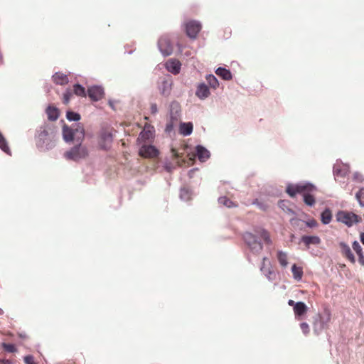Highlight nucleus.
<instances>
[{"mask_svg":"<svg viewBox=\"0 0 364 364\" xmlns=\"http://www.w3.org/2000/svg\"><path fill=\"white\" fill-rule=\"evenodd\" d=\"M4 364H10V361L9 360L4 362Z\"/></svg>","mask_w":364,"mask_h":364,"instance_id":"obj_50","label":"nucleus"},{"mask_svg":"<svg viewBox=\"0 0 364 364\" xmlns=\"http://www.w3.org/2000/svg\"><path fill=\"white\" fill-rule=\"evenodd\" d=\"M153 136V132L150 129H144L139 134V137L141 139L146 141L149 140L150 138Z\"/></svg>","mask_w":364,"mask_h":364,"instance_id":"obj_31","label":"nucleus"},{"mask_svg":"<svg viewBox=\"0 0 364 364\" xmlns=\"http://www.w3.org/2000/svg\"><path fill=\"white\" fill-rule=\"evenodd\" d=\"M172 89V83L168 80H164L159 87L161 94L165 97L171 94Z\"/></svg>","mask_w":364,"mask_h":364,"instance_id":"obj_17","label":"nucleus"},{"mask_svg":"<svg viewBox=\"0 0 364 364\" xmlns=\"http://www.w3.org/2000/svg\"><path fill=\"white\" fill-rule=\"evenodd\" d=\"M296 304V302H295L294 301H293L291 299L288 301V304L291 306H293L294 308Z\"/></svg>","mask_w":364,"mask_h":364,"instance_id":"obj_47","label":"nucleus"},{"mask_svg":"<svg viewBox=\"0 0 364 364\" xmlns=\"http://www.w3.org/2000/svg\"><path fill=\"white\" fill-rule=\"evenodd\" d=\"M196 95L202 100L207 98L210 95L208 87L204 83L199 84L197 87Z\"/></svg>","mask_w":364,"mask_h":364,"instance_id":"obj_16","label":"nucleus"},{"mask_svg":"<svg viewBox=\"0 0 364 364\" xmlns=\"http://www.w3.org/2000/svg\"><path fill=\"white\" fill-rule=\"evenodd\" d=\"M87 95L93 101H99L104 96V90L100 86H92L88 88Z\"/></svg>","mask_w":364,"mask_h":364,"instance_id":"obj_10","label":"nucleus"},{"mask_svg":"<svg viewBox=\"0 0 364 364\" xmlns=\"http://www.w3.org/2000/svg\"><path fill=\"white\" fill-rule=\"evenodd\" d=\"M158 46L161 53L165 56L170 55L173 52V46L168 36H162L159 38Z\"/></svg>","mask_w":364,"mask_h":364,"instance_id":"obj_6","label":"nucleus"},{"mask_svg":"<svg viewBox=\"0 0 364 364\" xmlns=\"http://www.w3.org/2000/svg\"><path fill=\"white\" fill-rule=\"evenodd\" d=\"M361 242L364 245V232H362L360 236Z\"/></svg>","mask_w":364,"mask_h":364,"instance_id":"obj_48","label":"nucleus"},{"mask_svg":"<svg viewBox=\"0 0 364 364\" xmlns=\"http://www.w3.org/2000/svg\"><path fill=\"white\" fill-rule=\"evenodd\" d=\"M289 202L288 200H281L278 203V205L280 208H282L284 212L291 213L292 210L288 207Z\"/></svg>","mask_w":364,"mask_h":364,"instance_id":"obj_35","label":"nucleus"},{"mask_svg":"<svg viewBox=\"0 0 364 364\" xmlns=\"http://www.w3.org/2000/svg\"><path fill=\"white\" fill-rule=\"evenodd\" d=\"M353 248L358 255L363 254L362 247L357 241L353 242Z\"/></svg>","mask_w":364,"mask_h":364,"instance_id":"obj_40","label":"nucleus"},{"mask_svg":"<svg viewBox=\"0 0 364 364\" xmlns=\"http://www.w3.org/2000/svg\"><path fill=\"white\" fill-rule=\"evenodd\" d=\"M337 220L341 222L348 227L352 226L354 223H360L362 220L360 216L348 211H339L336 215Z\"/></svg>","mask_w":364,"mask_h":364,"instance_id":"obj_4","label":"nucleus"},{"mask_svg":"<svg viewBox=\"0 0 364 364\" xmlns=\"http://www.w3.org/2000/svg\"><path fill=\"white\" fill-rule=\"evenodd\" d=\"M301 240L306 247H309L311 244L318 245L321 242V240L318 236H303Z\"/></svg>","mask_w":364,"mask_h":364,"instance_id":"obj_19","label":"nucleus"},{"mask_svg":"<svg viewBox=\"0 0 364 364\" xmlns=\"http://www.w3.org/2000/svg\"><path fill=\"white\" fill-rule=\"evenodd\" d=\"M300 328L305 335H308L310 332V328L307 323L303 322L300 324Z\"/></svg>","mask_w":364,"mask_h":364,"instance_id":"obj_39","label":"nucleus"},{"mask_svg":"<svg viewBox=\"0 0 364 364\" xmlns=\"http://www.w3.org/2000/svg\"><path fill=\"white\" fill-rule=\"evenodd\" d=\"M3 314H4V311L1 309H0V315H2Z\"/></svg>","mask_w":364,"mask_h":364,"instance_id":"obj_51","label":"nucleus"},{"mask_svg":"<svg viewBox=\"0 0 364 364\" xmlns=\"http://www.w3.org/2000/svg\"><path fill=\"white\" fill-rule=\"evenodd\" d=\"M304 223L309 228H314L318 225V223L314 219L309 220V221L304 222Z\"/></svg>","mask_w":364,"mask_h":364,"instance_id":"obj_43","label":"nucleus"},{"mask_svg":"<svg viewBox=\"0 0 364 364\" xmlns=\"http://www.w3.org/2000/svg\"><path fill=\"white\" fill-rule=\"evenodd\" d=\"M267 257H264L262 259V267L260 268L261 271L267 276L269 279H273L275 276L274 272L269 267H265V262L267 261Z\"/></svg>","mask_w":364,"mask_h":364,"instance_id":"obj_21","label":"nucleus"},{"mask_svg":"<svg viewBox=\"0 0 364 364\" xmlns=\"http://www.w3.org/2000/svg\"><path fill=\"white\" fill-rule=\"evenodd\" d=\"M331 319V314L328 309H325L323 314H316L313 321L314 333L316 335L320 334L323 329L328 327Z\"/></svg>","mask_w":364,"mask_h":364,"instance_id":"obj_3","label":"nucleus"},{"mask_svg":"<svg viewBox=\"0 0 364 364\" xmlns=\"http://www.w3.org/2000/svg\"><path fill=\"white\" fill-rule=\"evenodd\" d=\"M290 222L292 226L298 227L301 230L303 228L302 225L304 223L303 220L298 218H292L291 219Z\"/></svg>","mask_w":364,"mask_h":364,"instance_id":"obj_38","label":"nucleus"},{"mask_svg":"<svg viewBox=\"0 0 364 364\" xmlns=\"http://www.w3.org/2000/svg\"><path fill=\"white\" fill-rule=\"evenodd\" d=\"M355 198L360 206L364 207V188H362L356 193Z\"/></svg>","mask_w":364,"mask_h":364,"instance_id":"obj_34","label":"nucleus"},{"mask_svg":"<svg viewBox=\"0 0 364 364\" xmlns=\"http://www.w3.org/2000/svg\"><path fill=\"white\" fill-rule=\"evenodd\" d=\"M193 124L191 122L181 123L180 124V133L183 136H188L193 132Z\"/></svg>","mask_w":364,"mask_h":364,"instance_id":"obj_20","label":"nucleus"},{"mask_svg":"<svg viewBox=\"0 0 364 364\" xmlns=\"http://www.w3.org/2000/svg\"><path fill=\"white\" fill-rule=\"evenodd\" d=\"M73 92L72 90L68 89L63 94V102L64 104L67 105L69 103L70 98L73 97Z\"/></svg>","mask_w":364,"mask_h":364,"instance_id":"obj_36","label":"nucleus"},{"mask_svg":"<svg viewBox=\"0 0 364 364\" xmlns=\"http://www.w3.org/2000/svg\"><path fill=\"white\" fill-rule=\"evenodd\" d=\"M63 135L66 142L75 141L77 143L76 146L64 154L67 159L78 161L85 159L88 155L87 148L81 144L85 138V130L81 124H78L72 127L64 125Z\"/></svg>","mask_w":364,"mask_h":364,"instance_id":"obj_1","label":"nucleus"},{"mask_svg":"<svg viewBox=\"0 0 364 364\" xmlns=\"http://www.w3.org/2000/svg\"><path fill=\"white\" fill-rule=\"evenodd\" d=\"M215 73L225 80H230L232 77L231 72L224 68H218Z\"/></svg>","mask_w":364,"mask_h":364,"instance_id":"obj_22","label":"nucleus"},{"mask_svg":"<svg viewBox=\"0 0 364 364\" xmlns=\"http://www.w3.org/2000/svg\"><path fill=\"white\" fill-rule=\"evenodd\" d=\"M187 36L191 38H196L201 30V24L196 21H188L185 23Z\"/></svg>","mask_w":364,"mask_h":364,"instance_id":"obj_7","label":"nucleus"},{"mask_svg":"<svg viewBox=\"0 0 364 364\" xmlns=\"http://www.w3.org/2000/svg\"><path fill=\"white\" fill-rule=\"evenodd\" d=\"M66 117L69 121H78L80 119V115L72 111L67 112Z\"/></svg>","mask_w":364,"mask_h":364,"instance_id":"obj_33","label":"nucleus"},{"mask_svg":"<svg viewBox=\"0 0 364 364\" xmlns=\"http://www.w3.org/2000/svg\"><path fill=\"white\" fill-rule=\"evenodd\" d=\"M257 233H258V235L260 237V238H262L266 244H267V245L272 244V240L270 238V235L267 230H261L260 231H258Z\"/></svg>","mask_w":364,"mask_h":364,"instance_id":"obj_27","label":"nucleus"},{"mask_svg":"<svg viewBox=\"0 0 364 364\" xmlns=\"http://www.w3.org/2000/svg\"><path fill=\"white\" fill-rule=\"evenodd\" d=\"M244 240L247 245L254 253H259L262 250L263 246L262 243L252 233L246 232L244 235Z\"/></svg>","mask_w":364,"mask_h":364,"instance_id":"obj_5","label":"nucleus"},{"mask_svg":"<svg viewBox=\"0 0 364 364\" xmlns=\"http://www.w3.org/2000/svg\"><path fill=\"white\" fill-rule=\"evenodd\" d=\"M171 106L176 107V109L179 108L178 103H173Z\"/></svg>","mask_w":364,"mask_h":364,"instance_id":"obj_49","label":"nucleus"},{"mask_svg":"<svg viewBox=\"0 0 364 364\" xmlns=\"http://www.w3.org/2000/svg\"><path fill=\"white\" fill-rule=\"evenodd\" d=\"M48 118L50 121H55L58 118L59 112L58 109L53 106H49L46 109Z\"/></svg>","mask_w":364,"mask_h":364,"instance_id":"obj_23","label":"nucleus"},{"mask_svg":"<svg viewBox=\"0 0 364 364\" xmlns=\"http://www.w3.org/2000/svg\"><path fill=\"white\" fill-rule=\"evenodd\" d=\"M349 173V167L343 164H336L333 166V174L336 177L344 178Z\"/></svg>","mask_w":364,"mask_h":364,"instance_id":"obj_11","label":"nucleus"},{"mask_svg":"<svg viewBox=\"0 0 364 364\" xmlns=\"http://www.w3.org/2000/svg\"><path fill=\"white\" fill-rule=\"evenodd\" d=\"M253 203L257 204L258 207L262 210H267L269 208L268 204L261 203L258 201V200H256Z\"/></svg>","mask_w":364,"mask_h":364,"instance_id":"obj_41","label":"nucleus"},{"mask_svg":"<svg viewBox=\"0 0 364 364\" xmlns=\"http://www.w3.org/2000/svg\"><path fill=\"white\" fill-rule=\"evenodd\" d=\"M73 94H75L77 96L80 97H85L86 96V92L85 87L81 86L79 84H75L73 85Z\"/></svg>","mask_w":364,"mask_h":364,"instance_id":"obj_26","label":"nucleus"},{"mask_svg":"<svg viewBox=\"0 0 364 364\" xmlns=\"http://www.w3.org/2000/svg\"><path fill=\"white\" fill-rule=\"evenodd\" d=\"M332 218V214L330 210L326 209L321 213V221L323 224H328Z\"/></svg>","mask_w":364,"mask_h":364,"instance_id":"obj_28","label":"nucleus"},{"mask_svg":"<svg viewBox=\"0 0 364 364\" xmlns=\"http://www.w3.org/2000/svg\"><path fill=\"white\" fill-rule=\"evenodd\" d=\"M52 80L54 83L60 85H65L69 82L68 75L60 72L55 73L52 76Z\"/></svg>","mask_w":364,"mask_h":364,"instance_id":"obj_13","label":"nucleus"},{"mask_svg":"<svg viewBox=\"0 0 364 364\" xmlns=\"http://www.w3.org/2000/svg\"><path fill=\"white\" fill-rule=\"evenodd\" d=\"M206 80L211 87L215 89L219 86L218 80L213 75H207Z\"/></svg>","mask_w":364,"mask_h":364,"instance_id":"obj_30","label":"nucleus"},{"mask_svg":"<svg viewBox=\"0 0 364 364\" xmlns=\"http://www.w3.org/2000/svg\"><path fill=\"white\" fill-rule=\"evenodd\" d=\"M291 272L294 279L299 280L301 279L303 276V270L301 267H297L296 264H294L291 267Z\"/></svg>","mask_w":364,"mask_h":364,"instance_id":"obj_29","label":"nucleus"},{"mask_svg":"<svg viewBox=\"0 0 364 364\" xmlns=\"http://www.w3.org/2000/svg\"><path fill=\"white\" fill-rule=\"evenodd\" d=\"M166 68L168 71L173 74H178L181 70V63L178 60L171 59L166 63Z\"/></svg>","mask_w":364,"mask_h":364,"instance_id":"obj_12","label":"nucleus"},{"mask_svg":"<svg viewBox=\"0 0 364 364\" xmlns=\"http://www.w3.org/2000/svg\"><path fill=\"white\" fill-rule=\"evenodd\" d=\"M0 149L6 153L7 154L11 155V150L8 146L7 141L1 132H0Z\"/></svg>","mask_w":364,"mask_h":364,"instance_id":"obj_25","label":"nucleus"},{"mask_svg":"<svg viewBox=\"0 0 364 364\" xmlns=\"http://www.w3.org/2000/svg\"><path fill=\"white\" fill-rule=\"evenodd\" d=\"M24 362L26 364H36L34 358L32 355H27L24 358Z\"/></svg>","mask_w":364,"mask_h":364,"instance_id":"obj_44","label":"nucleus"},{"mask_svg":"<svg viewBox=\"0 0 364 364\" xmlns=\"http://www.w3.org/2000/svg\"><path fill=\"white\" fill-rule=\"evenodd\" d=\"M359 262L364 266V256L363 254L358 255Z\"/></svg>","mask_w":364,"mask_h":364,"instance_id":"obj_46","label":"nucleus"},{"mask_svg":"<svg viewBox=\"0 0 364 364\" xmlns=\"http://www.w3.org/2000/svg\"><path fill=\"white\" fill-rule=\"evenodd\" d=\"M218 201L220 204L228 208L236 206V205L227 197H220L219 198Z\"/></svg>","mask_w":364,"mask_h":364,"instance_id":"obj_32","label":"nucleus"},{"mask_svg":"<svg viewBox=\"0 0 364 364\" xmlns=\"http://www.w3.org/2000/svg\"><path fill=\"white\" fill-rule=\"evenodd\" d=\"M139 154L144 158H154L159 154V151L152 145H143Z\"/></svg>","mask_w":364,"mask_h":364,"instance_id":"obj_8","label":"nucleus"},{"mask_svg":"<svg viewBox=\"0 0 364 364\" xmlns=\"http://www.w3.org/2000/svg\"><path fill=\"white\" fill-rule=\"evenodd\" d=\"M316 190V187L310 183L305 184H289L286 191L291 197H294L297 193L302 194L304 203L309 206L315 204L316 200L312 195Z\"/></svg>","mask_w":364,"mask_h":364,"instance_id":"obj_2","label":"nucleus"},{"mask_svg":"<svg viewBox=\"0 0 364 364\" xmlns=\"http://www.w3.org/2000/svg\"><path fill=\"white\" fill-rule=\"evenodd\" d=\"M308 311L307 306L302 301L296 302L294 308V312L296 318L299 319L303 316Z\"/></svg>","mask_w":364,"mask_h":364,"instance_id":"obj_15","label":"nucleus"},{"mask_svg":"<svg viewBox=\"0 0 364 364\" xmlns=\"http://www.w3.org/2000/svg\"><path fill=\"white\" fill-rule=\"evenodd\" d=\"M113 141V136L111 132L104 131L101 133L100 137V146L103 149H108Z\"/></svg>","mask_w":364,"mask_h":364,"instance_id":"obj_9","label":"nucleus"},{"mask_svg":"<svg viewBox=\"0 0 364 364\" xmlns=\"http://www.w3.org/2000/svg\"><path fill=\"white\" fill-rule=\"evenodd\" d=\"M339 246L341 250L342 255L346 257L352 263H355V257L350 248V247L344 242H341Z\"/></svg>","mask_w":364,"mask_h":364,"instance_id":"obj_14","label":"nucleus"},{"mask_svg":"<svg viewBox=\"0 0 364 364\" xmlns=\"http://www.w3.org/2000/svg\"><path fill=\"white\" fill-rule=\"evenodd\" d=\"M2 347L6 351L9 353H14L17 351V349L14 344L3 343Z\"/></svg>","mask_w":364,"mask_h":364,"instance_id":"obj_37","label":"nucleus"},{"mask_svg":"<svg viewBox=\"0 0 364 364\" xmlns=\"http://www.w3.org/2000/svg\"><path fill=\"white\" fill-rule=\"evenodd\" d=\"M277 258L280 264V265L283 267H286L288 264L287 261V254L282 250L277 251Z\"/></svg>","mask_w":364,"mask_h":364,"instance_id":"obj_24","label":"nucleus"},{"mask_svg":"<svg viewBox=\"0 0 364 364\" xmlns=\"http://www.w3.org/2000/svg\"><path fill=\"white\" fill-rule=\"evenodd\" d=\"M196 154L199 160L201 161H205L210 157L209 151L205 148L200 145L196 146Z\"/></svg>","mask_w":364,"mask_h":364,"instance_id":"obj_18","label":"nucleus"},{"mask_svg":"<svg viewBox=\"0 0 364 364\" xmlns=\"http://www.w3.org/2000/svg\"><path fill=\"white\" fill-rule=\"evenodd\" d=\"M353 179L357 182H363L364 181L363 176L359 173H355L353 174Z\"/></svg>","mask_w":364,"mask_h":364,"instance_id":"obj_42","label":"nucleus"},{"mask_svg":"<svg viewBox=\"0 0 364 364\" xmlns=\"http://www.w3.org/2000/svg\"><path fill=\"white\" fill-rule=\"evenodd\" d=\"M150 109H151V112L152 114H156L158 112L157 105L156 103H152L151 105Z\"/></svg>","mask_w":364,"mask_h":364,"instance_id":"obj_45","label":"nucleus"}]
</instances>
